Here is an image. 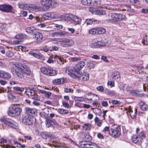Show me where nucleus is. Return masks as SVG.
Listing matches in <instances>:
<instances>
[{
  "label": "nucleus",
  "mask_w": 148,
  "mask_h": 148,
  "mask_svg": "<svg viewBox=\"0 0 148 148\" xmlns=\"http://www.w3.org/2000/svg\"><path fill=\"white\" fill-rule=\"evenodd\" d=\"M40 135L42 137L45 139H47L49 136L47 133L46 132H41Z\"/></svg>",
  "instance_id": "nucleus-45"
},
{
  "label": "nucleus",
  "mask_w": 148,
  "mask_h": 148,
  "mask_svg": "<svg viewBox=\"0 0 148 148\" xmlns=\"http://www.w3.org/2000/svg\"><path fill=\"white\" fill-rule=\"evenodd\" d=\"M1 148H16L15 147L11 146L9 145H5L2 147Z\"/></svg>",
  "instance_id": "nucleus-64"
},
{
  "label": "nucleus",
  "mask_w": 148,
  "mask_h": 148,
  "mask_svg": "<svg viewBox=\"0 0 148 148\" xmlns=\"http://www.w3.org/2000/svg\"><path fill=\"white\" fill-rule=\"evenodd\" d=\"M13 88L14 91L20 92H23L24 90L23 88L18 86L14 87H13Z\"/></svg>",
  "instance_id": "nucleus-37"
},
{
  "label": "nucleus",
  "mask_w": 148,
  "mask_h": 148,
  "mask_svg": "<svg viewBox=\"0 0 148 148\" xmlns=\"http://www.w3.org/2000/svg\"><path fill=\"white\" fill-rule=\"evenodd\" d=\"M143 89L144 91H146V89L148 90V80H147L143 84Z\"/></svg>",
  "instance_id": "nucleus-50"
},
{
  "label": "nucleus",
  "mask_w": 148,
  "mask_h": 148,
  "mask_svg": "<svg viewBox=\"0 0 148 148\" xmlns=\"http://www.w3.org/2000/svg\"><path fill=\"white\" fill-rule=\"evenodd\" d=\"M132 140L134 143L138 145L141 144L142 142V139H139L138 136H135L133 137Z\"/></svg>",
  "instance_id": "nucleus-22"
},
{
  "label": "nucleus",
  "mask_w": 148,
  "mask_h": 148,
  "mask_svg": "<svg viewBox=\"0 0 148 148\" xmlns=\"http://www.w3.org/2000/svg\"><path fill=\"white\" fill-rule=\"evenodd\" d=\"M75 101H82L84 100V98L82 97H75L74 99Z\"/></svg>",
  "instance_id": "nucleus-49"
},
{
  "label": "nucleus",
  "mask_w": 148,
  "mask_h": 148,
  "mask_svg": "<svg viewBox=\"0 0 148 148\" xmlns=\"http://www.w3.org/2000/svg\"><path fill=\"white\" fill-rule=\"evenodd\" d=\"M140 108L143 110H147L148 109V106L146 104L141 106H140Z\"/></svg>",
  "instance_id": "nucleus-54"
},
{
  "label": "nucleus",
  "mask_w": 148,
  "mask_h": 148,
  "mask_svg": "<svg viewBox=\"0 0 148 148\" xmlns=\"http://www.w3.org/2000/svg\"><path fill=\"white\" fill-rule=\"evenodd\" d=\"M49 34L52 37L65 36L67 35V33L64 31H60L53 33L51 32Z\"/></svg>",
  "instance_id": "nucleus-13"
},
{
  "label": "nucleus",
  "mask_w": 148,
  "mask_h": 148,
  "mask_svg": "<svg viewBox=\"0 0 148 148\" xmlns=\"http://www.w3.org/2000/svg\"><path fill=\"white\" fill-rule=\"evenodd\" d=\"M72 22L75 25L79 24L81 22V19L79 17L73 15Z\"/></svg>",
  "instance_id": "nucleus-17"
},
{
  "label": "nucleus",
  "mask_w": 148,
  "mask_h": 148,
  "mask_svg": "<svg viewBox=\"0 0 148 148\" xmlns=\"http://www.w3.org/2000/svg\"><path fill=\"white\" fill-rule=\"evenodd\" d=\"M97 90L100 92H102L103 90V88L102 86H99L97 88Z\"/></svg>",
  "instance_id": "nucleus-63"
},
{
  "label": "nucleus",
  "mask_w": 148,
  "mask_h": 148,
  "mask_svg": "<svg viewBox=\"0 0 148 148\" xmlns=\"http://www.w3.org/2000/svg\"><path fill=\"white\" fill-rule=\"evenodd\" d=\"M21 109L18 107H13L11 111L8 113L10 116H16L19 115L21 112Z\"/></svg>",
  "instance_id": "nucleus-12"
},
{
  "label": "nucleus",
  "mask_w": 148,
  "mask_h": 148,
  "mask_svg": "<svg viewBox=\"0 0 148 148\" xmlns=\"http://www.w3.org/2000/svg\"><path fill=\"white\" fill-rule=\"evenodd\" d=\"M65 72L71 77L75 78L77 77L79 80L84 81H86L89 79V75L88 73H84L82 75L79 73L76 75V73L72 70V68L71 67L67 68Z\"/></svg>",
  "instance_id": "nucleus-2"
},
{
  "label": "nucleus",
  "mask_w": 148,
  "mask_h": 148,
  "mask_svg": "<svg viewBox=\"0 0 148 148\" xmlns=\"http://www.w3.org/2000/svg\"><path fill=\"white\" fill-rule=\"evenodd\" d=\"M119 73L116 71H114L112 73V78L114 79L115 77Z\"/></svg>",
  "instance_id": "nucleus-56"
},
{
  "label": "nucleus",
  "mask_w": 148,
  "mask_h": 148,
  "mask_svg": "<svg viewBox=\"0 0 148 148\" xmlns=\"http://www.w3.org/2000/svg\"><path fill=\"white\" fill-rule=\"evenodd\" d=\"M126 88V91L131 95L137 96H141V94L139 93V92L137 90H130V87L128 86H127Z\"/></svg>",
  "instance_id": "nucleus-15"
},
{
  "label": "nucleus",
  "mask_w": 148,
  "mask_h": 148,
  "mask_svg": "<svg viewBox=\"0 0 148 148\" xmlns=\"http://www.w3.org/2000/svg\"><path fill=\"white\" fill-rule=\"evenodd\" d=\"M57 42L62 47H69L73 46L75 43L71 39L65 38H58Z\"/></svg>",
  "instance_id": "nucleus-3"
},
{
  "label": "nucleus",
  "mask_w": 148,
  "mask_h": 148,
  "mask_svg": "<svg viewBox=\"0 0 148 148\" xmlns=\"http://www.w3.org/2000/svg\"><path fill=\"white\" fill-rule=\"evenodd\" d=\"M136 71L137 72V73H139L140 74V73L143 71L144 69L143 67V66H137L136 67Z\"/></svg>",
  "instance_id": "nucleus-44"
},
{
  "label": "nucleus",
  "mask_w": 148,
  "mask_h": 148,
  "mask_svg": "<svg viewBox=\"0 0 148 148\" xmlns=\"http://www.w3.org/2000/svg\"><path fill=\"white\" fill-rule=\"evenodd\" d=\"M0 10L6 12H12V7L9 5H0Z\"/></svg>",
  "instance_id": "nucleus-11"
},
{
  "label": "nucleus",
  "mask_w": 148,
  "mask_h": 148,
  "mask_svg": "<svg viewBox=\"0 0 148 148\" xmlns=\"http://www.w3.org/2000/svg\"><path fill=\"white\" fill-rule=\"evenodd\" d=\"M40 70L43 74L48 76H55L57 74V71L56 70L51 69L48 67H42Z\"/></svg>",
  "instance_id": "nucleus-6"
},
{
  "label": "nucleus",
  "mask_w": 148,
  "mask_h": 148,
  "mask_svg": "<svg viewBox=\"0 0 148 148\" xmlns=\"http://www.w3.org/2000/svg\"><path fill=\"white\" fill-rule=\"evenodd\" d=\"M90 46L91 47L93 48H98L96 38L93 39L92 40L90 44Z\"/></svg>",
  "instance_id": "nucleus-27"
},
{
  "label": "nucleus",
  "mask_w": 148,
  "mask_h": 148,
  "mask_svg": "<svg viewBox=\"0 0 148 148\" xmlns=\"http://www.w3.org/2000/svg\"><path fill=\"white\" fill-rule=\"evenodd\" d=\"M84 138L86 140L89 141L91 139V137L88 133H85L84 135Z\"/></svg>",
  "instance_id": "nucleus-47"
},
{
  "label": "nucleus",
  "mask_w": 148,
  "mask_h": 148,
  "mask_svg": "<svg viewBox=\"0 0 148 148\" xmlns=\"http://www.w3.org/2000/svg\"><path fill=\"white\" fill-rule=\"evenodd\" d=\"M6 67V65L5 63L0 61V69H2Z\"/></svg>",
  "instance_id": "nucleus-58"
},
{
  "label": "nucleus",
  "mask_w": 148,
  "mask_h": 148,
  "mask_svg": "<svg viewBox=\"0 0 148 148\" xmlns=\"http://www.w3.org/2000/svg\"><path fill=\"white\" fill-rule=\"evenodd\" d=\"M84 142L83 141L80 142L79 145L81 147L85 148H90V142H89L88 143L86 144H84Z\"/></svg>",
  "instance_id": "nucleus-28"
},
{
  "label": "nucleus",
  "mask_w": 148,
  "mask_h": 148,
  "mask_svg": "<svg viewBox=\"0 0 148 148\" xmlns=\"http://www.w3.org/2000/svg\"><path fill=\"white\" fill-rule=\"evenodd\" d=\"M108 85H109L110 87L112 88L114 86V83L113 81H109L108 82Z\"/></svg>",
  "instance_id": "nucleus-60"
},
{
  "label": "nucleus",
  "mask_w": 148,
  "mask_h": 148,
  "mask_svg": "<svg viewBox=\"0 0 148 148\" xmlns=\"http://www.w3.org/2000/svg\"><path fill=\"white\" fill-rule=\"evenodd\" d=\"M142 43L144 45H148V36L147 35H145L142 41Z\"/></svg>",
  "instance_id": "nucleus-35"
},
{
  "label": "nucleus",
  "mask_w": 148,
  "mask_h": 148,
  "mask_svg": "<svg viewBox=\"0 0 148 148\" xmlns=\"http://www.w3.org/2000/svg\"><path fill=\"white\" fill-rule=\"evenodd\" d=\"M34 8L35 9H37L39 11H43L44 10L42 7L40 6H34Z\"/></svg>",
  "instance_id": "nucleus-57"
},
{
  "label": "nucleus",
  "mask_w": 148,
  "mask_h": 148,
  "mask_svg": "<svg viewBox=\"0 0 148 148\" xmlns=\"http://www.w3.org/2000/svg\"><path fill=\"white\" fill-rule=\"evenodd\" d=\"M22 119V121L23 123L27 125H30L33 124L35 119L33 117L27 115L25 116H23Z\"/></svg>",
  "instance_id": "nucleus-9"
},
{
  "label": "nucleus",
  "mask_w": 148,
  "mask_h": 148,
  "mask_svg": "<svg viewBox=\"0 0 148 148\" xmlns=\"http://www.w3.org/2000/svg\"><path fill=\"white\" fill-rule=\"evenodd\" d=\"M26 94L28 96H33L35 95V92L33 90H30L29 92L26 91L25 92Z\"/></svg>",
  "instance_id": "nucleus-41"
},
{
  "label": "nucleus",
  "mask_w": 148,
  "mask_h": 148,
  "mask_svg": "<svg viewBox=\"0 0 148 148\" xmlns=\"http://www.w3.org/2000/svg\"><path fill=\"white\" fill-rule=\"evenodd\" d=\"M131 106H129L128 108V109L127 110V111L129 112L130 114V116L132 117H135L136 115L137 111L136 109H135V111L134 112H133V111L132 110Z\"/></svg>",
  "instance_id": "nucleus-26"
},
{
  "label": "nucleus",
  "mask_w": 148,
  "mask_h": 148,
  "mask_svg": "<svg viewBox=\"0 0 148 148\" xmlns=\"http://www.w3.org/2000/svg\"><path fill=\"white\" fill-rule=\"evenodd\" d=\"M0 120L1 122L13 129H17L18 128V124L11 119L5 118Z\"/></svg>",
  "instance_id": "nucleus-5"
},
{
  "label": "nucleus",
  "mask_w": 148,
  "mask_h": 148,
  "mask_svg": "<svg viewBox=\"0 0 148 148\" xmlns=\"http://www.w3.org/2000/svg\"><path fill=\"white\" fill-rule=\"evenodd\" d=\"M99 2V0H92L91 6H96L98 5Z\"/></svg>",
  "instance_id": "nucleus-46"
},
{
  "label": "nucleus",
  "mask_w": 148,
  "mask_h": 148,
  "mask_svg": "<svg viewBox=\"0 0 148 148\" xmlns=\"http://www.w3.org/2000/svg\"><path fill=\"white\" fill-rule=\"evenodd\" d=\"M118 21L120 20H125L126 18L125 16L122 14H117Z\"/></svg>",
  "instance_id": "nucleus-34"
},
{
  "label": "nucleus",
  "mask_w": 148,
  "mask_h": 148,
  "mask_svg": "<svg viewBox=\"0 0 148 148\" xmlns=\"http://www.w3.org/2000/svg\"><path fill=\"white\" fill-rule=\"evenodd\" d=\"M91 1L92 0H82L81 2L82 4L84 5L90 6L91 5Z\"/></svg>",
  "instance_id": "nucleus-30"
},
{
  "label": "nucleus",
  "mask_w": 148,
  "mask_h": 148,
  "mask_svg": "<svg viewBox=\"0 0 148 148\" xmlns=\"http://www.w3.org/2000/svg\"><path fill=\"white\" fill-rule=\"evenodd\" d=\"M14 143L15 145H17V146L19 148H24L26 147V145L24 144H21L20 143L17 141H15Z\"/></svg>",
  "instance_id": "nucleus-42"
},
{
  "label": "nucleus",
  "mask_w": 148,
  "mask_h": 148,
  "mask_svg": "<svg viewBox=\"0 0 148 148\" xmlns=\"http://www.w3.org/2000/svg\"><path fill=\"white\" fill-rule=\"evenodd\" d=\"M51 57L53 58H54L55 61H57V60H59L61 57L57 56V55H52L51 56Z\"/></svg>",
  "instance_id": "nucleus-61"
},
{
  "label": "nucleus",
  "mask_w": 148,
  "mask_h": 148,
  "mask_svg": "<svg viewBox=\"0 0 148 148\" xmlns=\"http://www.w3.org/2000/svg\"><path fill=\"white\" fill-rule=\"evenodd\" d=\"M50 122L53 123L54 125H55L58 127H60L59 125L55 120L50 118L46 119L45 121V124H47L48 123H50Z\"/></svg>",
  "instance_id": "nucleus-25"
},
{
  "label": "nucleus",
  "mask_w": 148,
  "mask_h": 148,
  "mask_svg": "<svg viewBox=\"0 0 148 148\" xmlns=\"http://www.w3.org/2000/svg\"><path fill=\"white\" fill-rule=\"evenodd\" d=\"M106 20L108 21L113 23L118 21L117 14L112 13L106 16Z\"/></svg>",
  "instance_id": "nucleus-10"
},
{
  "label": "nucleus",
  "mask_w": 148,
  "mask_h": 148,
  "mask_svg": "<svg viewBox=\"0 0 148 148\" xmlns=\"http://www.w3.org/2000/svg\"><path fill=\"white\" fill-rule=\"evenodd\" d=\"M29 53L38 58L41 59L43 58V56L40 53H37L33 52V51H30Z\"/></svg>",
  "instance_id": "nucleus-24"
},
{
  "label": "nucleus",
  "mask_w": 148,
  "mask_h": 148,
  "mask_svg": "<svg viewBox=\"0 0 148 148\" xmlns=\"http://www.w3.org/2000/svg\"><path fill=\"white\" fill-rule=\"evenodd\" d=\"M98 48L105 45L104 39L102 38L99 37L96 38Z\"/></svg>",
  "instance_id": "nucleus-16"
},
{
  "label": "nucleus",
  "mask_w": 148,
  "mask_h": 148,
  "mask_svg": "<svg viewBox=\"0 0 148 148\" xmlns=\"http://www.w3.org/2000/svg\"><path fill=\"white\" fill-rule=\"evenodd\" d=\"M99 146L96 144L92 142L90 143V148H98Z\"/></svg>",
  "instance_id": "nucleus-52"
},
{
  "label": "nucleus",
  "mask_w": 148,
  "mask_h": 148,
  "mask_svg": "<svg viewBox=\"0 0 148 148\" xmlns=\"http://www.w3.org/2000/svg\"><path fill=\"white\" fill-rule=\"evenodd\" d=\"M33 38L35 40H40L42 39V35L41 33L36 31L33 34Z\"/></svg>",
  "instance_id": "nucleus-19"
},
{
  "label": "nucleus",
  "mask_w": 148,
  "mask_h": 148,
  "mask_svg": "<svg viewBox=\"0 0 148 148\" xmlns=\"http://www.w3.org/2000/svg\"><path fill=\"white\" fill-rule=\"evenodd\" d=\"M82 127L85 130H89L91 129V125L89 124H85Z\"/></svg>",
  "instance_id": "nucleus-36"
},
{
  "label": "nucleus",
  "mask_w": 148,
  "mask_h": 148,
  "mask_svg": "<svg viewBox=\"0 0 148 148\" xmlns=\"http://www.w3.org/2000/svg\"><path fill=\"white\" fill-rule=\"evenodd\" d=\"M96 13L98 15H104L106 14V12L105 11L101 9H99L97 10Z\"/></svg>",
  "instance_id": "nucleus-40"
},
{
  "label": "nucleus",
  "mask_w": 148,
  "mask_h": 148,
  "mask_svg": "<svg viewBox=\"0 0 148 148\" xmlns=\"http://www.w3.org/2000/svg\"><path fill=\"white\" fill-rule=\"evenodd\" d=\"M64 91L66 93H73V90L69 88H64Z\"/></svg>",
  "instance_id": "nucleus-53"
},
{
  "label": "nucleus",
  "mask_w": 148,
  "mask_h": 148,
  "mask_svg": "<svg viewBox=\"0 0 148 148\" xmlns=\"http://www.w3.org/2000/svg\"><path fill=\"white\" fill-rule=\"evenodd\" d=\"M85 65V62L84 61H81L78 62L73 67V71L76 75L79 73L80 70L83 68Z\"/></svg>",
  "instance_id": "nucleus-8"
},
{
  "label": "nucleus",
  "mask_w": 148,
  "mask_h": 148,
  "mask_svg": "<svg viewBox=\"0 0 148 148\" xmlns=\"http://www.w3.org/2000/svg\"><path fill=\"white\" fill-rule=\"evenodd\" d=\"M25 37V36L22 34H19L16 35L14 38L18 40H21L23 39Z\"/></svg>",
  "instance_id": "nucleus-39"
},
{
  "label": "nucleus",
  "mask_w": 148,
  "mask_h": 148,
  "mask_svg": "<svg viewBox=\"0 0 148 148\" xmlns=\"http://www.w3.org/2000/svg\"><path fill=\"white\" fill-rule=\"evenodd\" d=\"M11 77V75L10 73L7 71L0 70V78L8 79Z\"/></svg>",
  "instance_id": "nucleus-14"
},
{
  "label": "nucleus",
  "mask_w": 148,
  "mask_h": 148,
  "mask_svg": "<svg viewBox=\"0 0 148 148\" xmlns=\"http://www.w3.org/2000/svg\"><path fill=\"white\" fill-rule=\"evenodd\" d=\"M10 65L11 71L18 78H22L25 75H29L30 74V69L25 64H15L11 62Z\"/></svg>",
  "instance_id": "nucleus-1"
},
{
  "label": "nucleus",
  "mask_w": 148,
  "mask_h": 148,
  "mask_svg": "<svg viewBox=\"0 0 148 148\" xmlns=\"http://www.w3.org/2000/svg\"><path fill=\"white\" fill-rule=\"evenodd\" d=\"M120 131V126H118L115 129L111 128L109 131V133L112 136L115 138H118L121 135Z\"/></svg>",
  "instance_id": "nucleus-7"
},
{
  "label": "nucleus",
  "mask_w": 148,
  "mask_h": 148,
  "mask_svg": "<svg viewBox=\"0 0 148 148\" xmlns=\"http://www.w3.org/2000/svg\"><path fill=\"white\" fill-rule=\"evenodd\" d=\"M8 98L11 101H13L14 102L19 101L20 99L18 96H14L12 94H10L8 96Z\"/></svg>",
  "instance_id": "nucleus-21"
},
{
  "label": "nucleus",
  "mask_w": 148,
  "mask_h": 148,
  "mask_svg": "<svg viewBox=\"0 0 148 148\" xmlns=\"http://www.w3.org/2000/svg\"><path fill=\"white\" fill-rule=\"evenodd\" d=\"M26 32L28 33H31L33 34L36 31L35 29L32 27H27L26 29Z\"/></svg>",
  "instance_id": "nucleus-29"
},
{
  "label": "nucleus",
  "mask_w": 148,
  "mask_h": 148,
  "mask_svg": "<svg viewBox=\"0 0 148 148\" xmlns=\"http://www.w3.org/2000/svg\"><path fill=\"white\" fill-rule=\"evenodd\" d=\"M40 3L47 10L49 9L51 7L55 8L58 6L56 2L51 0H40Z\"/></svg>",
  "instance_id": "nucleus-4"
},
{
  "label": "nucleus",
  "mask_w": 148,
  "mask_h": 148,
  "mask_svg": "<svg viewBox=\"0 0 148 148\" xmlns=\"http://www.w3.org/2000/svg\"><path fill=\"white\" fill-rule=\"evenodd\" d=\"M57 111L59 113L62 114H67L69 113L68 110L62 109H58Z\"/></svg>",
  "instance_id": "nucleus-32"
},
{
  "label": "nucleus",
  "mask_w": 148,
  "mask_h": 148,
  "mask_svg": "<svg viewBox=\"0 0 148 148\" xmlns=\"http://www.w3.org/2000/svg\"><path fill=\"white\" fill-rule=\"evenodd\" d=\"M105 93L108 95L112 96H114L115 95L114 91L110 90L108 89H106L105 90Z\"/></svg>",
  "instance_id": "nucleus-43"
},
{
  "label": "nucleus",
  "mask_w": 148,
  "mask_h": 148,
  "mask_svg": "<svg viewBox=\"0 0 148 148\" xmlns=\"http://www.w3.org/2000/svg\"><path fill=\"white\" fill-rule=\"evenodd\" d=\"M7 56L9 57H11L13 56V53L10 51H8L6 53Z\"/></svg>",
  "instance_id": "nucleus-59"
},
{
  "label": "nucleus",
  "mask_w": 148,
  "mask_h": 148,
  "mask_svg": "<svg viewBox=\"0 0 148 148\" xmlns=\"http://www.w3.org/2000/svg\"><path fill=\"white\" fill-rule=\"evenodd\" d=\"M89 32L90 34H97V28H93L90 29Z\"/></svg>",
  "instance_id": "nucleus-48"
},
{
  "label": "nucleus",
  "mask_w": 148,
  "mask_h": 148,
  "mask_svg": "<svg viewBox=\"0 0 148 148\" xmlns=\"http://www.w3.org/2000/svg\"><path fill=\"white\" fill-rule=\"evenodd\" d=\"M139 139H142V140H143V138H145V133L143 132H141L140 133L139 136Z\"/></svg>",
  "instance_id": "nucleus-51"
},
{
  "label": "nucleus",
  "mask_w": 148,
  "mask_h": 148,
  "mask_svg": "<svg viewBox=\"0 0 148 148\" xmlns=\"http://www.w3.org/2000/svg\"><path fill=\"white\" fill-rule=\"evenodd\" d=\"M97 21V20L95 19L92 18L87 19L86 20V22L87 25H91L93 23V22H95Z\"/></svg>",
  "instance_id": "nucleus-38"
},
{
  "label": "nucleus",
  "mask_w": 148,
  "mask_h": 148,
  "mask_svg": "<svg viewBox=\"0 0 148 148\" xmlns=\"http://www.w3.org/2000/svg\"><path fill=\"white\" fill-rule=\"evenodd\" d=\"M97 34H104L106 32V30L104 28L98 27L97 28Z\"/></svg>",
  "instance_id": "nucleus-31"
},
{
  "label": "nucleus",
  "mask_w": 148,
  "mask_h": 148,
  "mask_svg": "<svg viewBox=\"0 0 148 148\" xmlns=\"http://www.w3.org/2000/svg\"><path fill=\"white\" fill-rule=\"evenodd\" d=\"M73 15L72 14H66L62 15V18L65 21H72Z\"/></svg>",
  "instance_id": "nucleus-23"
},
{
  "label": "nucleus",
  "mask_w": 148,
  "mask_h": 148,
  "mask_svg": "<svg viewBox=\"0 0 148 148\" xmlns=\"http://www.w3.org/2000/svg\"><path fill=\"white\" fill-rule=\"evenodd\" d=\"M64 79L63 78H58L53 80V83L55 85H59L63 84L64 83Z\"/></svg>",
  "instance_id": "nucleus-20"
},
{
  "label": "nucleus",
  "mask_w": 148,
  "mask_h": 148,
  "mask_svg": "<svg viewBox=\"0 0 148 148\" xmlns=\"http://www.w3.org/2000/svg\"><path fill=\"white\" fill-rule=\"evenodd\" d=\"M37 110L35 108L27 107L25 108V112L29 115L35 114L37 112Z\"/></svg>",
  "instance_id": "nucleus-18"
},
{
  "label": "nucleus",
  "mask_w": 148,
  "mask_h": 148,
  "mask_svg": "<svg viewBox=\"0 0 148 148\" xmlns=\"http://www.w3.org/2000/svg\"><path fill=\"white\" fill-rule=\"evenodd\" d=\"M95 121L96 123H97V125L99 126H100L102 125V123H103L102 120H101L99 118L96 117L95 119Z\"/></svg>",
  "instance_id": "nucleus-33"
},
{
  "label": "nucleus",
  "mask_w": 148,
  "mask_h": 148,
  "mask_svg": "<svg viewBox=\"0 0 148 148\" xmlns=\"http://www.w3.org/2000/svg\"><path fill=\"white\" fill-rule=\"evenodd\" d=\"M87 65L89 69L93 68L95 66L94 64L90 62L87 63Z\"/></svg>",
  "instance_id": "nucleus-55"
},
{
  "label": "nucleus",
  "mask_w": 148,
  "mask_h": 148,
  "mask_svg": "<svg viewBox=\"0 0 148 148\" xmlns=\"http://www.w3.org/2000/svg\"><path fill=\"white\" fill-rule=\"evenodd\" d=\"M51 95V92L46 91L45 94V97L47 98H49L50 97Z\"/></svg>",
  "instance_id": "nucleus-62"
}]
</instances>
